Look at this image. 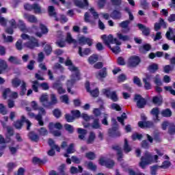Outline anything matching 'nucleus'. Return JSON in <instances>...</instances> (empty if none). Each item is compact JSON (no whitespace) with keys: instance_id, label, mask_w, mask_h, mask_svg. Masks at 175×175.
<instances>
[{"instance_id":"17","label":"nucleus","mask_w":175,"mask_h":175,"mask_svg":"<svg viewBox=\"0 0 175 175\" xmlns=\"http://www.w3.org/2000/svg\"><path fill=\"white\" fill-rule=\"evenodd\" d=\"M112 150L114 151H117V155H118V161H121L122 158H124V154H122V150L120 147V146L116 145L112 146Z\"/></svg>"},{"instance_id":"54","label":"nucleus","mask_w":175,"mask_h":175,"mask_svg":"<svg viewBox=\"0 0 175 175\" xmlns=\"http://www.w3.org/2000/svg\"><path fill=\"white\" fill-rule=\"evenodd\" d=\"M76 150H75V144H70L68 148L66 149L67 154H73Z\"/></svg>"},{"instance_id":"13","label":"nucleus","mask_w":175,"mask_h":175,"mask_svg":"<svg viewBox=\"0 0 175 175\" xmlns=\"http://www.w3.org/2000/svg\"><path fill=\"white\" fill-rule=\"evenodd\" d=\"M79 44H88L89 46H92V42L94 40L90 38H87L85 36H81L79 38Z\"/></svg>"},{"instance_id":"12","label":"nucleus","mask_w":175,"mask_h":175,"mask_svg":"<svg viewBox=\"0 0 175 175\" xmlns=\"http://www.w3.org/2000/svg\"><path fill=\"white\" fill-rule=\"evenodd\" d=\"M137 27L140 31H142V35H144V36H150V33H151V30H150V27H147L142 23H138L137 25Z\"/></svg>"},{"instance_id":"18","label":"nucleus","mask_w":175,"mask_h":175,"mask_svg":"<svg viewBox=\"0 0 175 175\" xmlns=\"http://www.w3.org/2000/svg\"><path fill=\"white\" fill-rule=\"evenodd\" d=\"M48 128L49 129V132H53V131H54V128L59 131L62 129V124L60 122H56L55 124L53 122H49Z\"/></svg>"},{"instance_id":"6","label":"nucleus","mask_w":175,"mask_h":175,"mask_svg":"<svg viewBox=\"0 0 175 175\" xmlns=\"http://www.w3.org/2000/svg\"><path fill=\"white\" fill-rule=\"evenodd\" d=\"M24 9L25 10H28L29 12L34 10V13L36 14H40V13H42V8H40L38 3H33L32 5L26 3L24 5Z\"/></svg>"},{"instance_id":"30","label":"nucleus","mask_w":175,"mask_h":175,"mask_svg":"<svg viewBox=\"0 0 175 175\" xmlns=\"http://www.w3.org/2000/svg\"><path fill=\"white\" fill-rule=\"evenodd\" d=\"M158 69H159V66H158V64H157L155 63L150 64L148 67V70L150 73H155L157 72V70H158Z\"/></svg>"},{"instance_id":"34","label":"nucleus","mask_w":175,"mask_h":175,"mask_svg":"<svg viewBox=\"0 0 175 175\" xmlns=\"http://www.w3.org/2000/svg\"><path fill=\"white\" fill-rule=\"evenodd\" d=\"M98 76L100 77V79H105V77H107V68L106 67L103 68L99 70L98 73Z\"/></svg>"},{"instance_id":"63","label":"nucleus","mask_w":175,"mask_h":175,"mask_svg":"<svg viewBox=\"0 0 175 175\" xmlns=\"http://www.w3.org/2000/svg\"><path fill=\"white\" fill-rule=\"evenodd\" d=\"M65 130L68 132V133H73L75 129H73V126L69 124H64Z\"/></svg>"},{"instance_id":"55","label":"nucleus","mask_w":175,"mask_h":175,"mask_svg":"<svg viewBox=\"0 0 175 175\" xmlns=\"http://www.w3.org/2000/svg\"><path fill=\"white\" fill-rule=\"evenodd\" d=\"M40 29L43 35H47L49 33V29L47 27L42 23L40 24Z\"/></svg>"},{"instance_id":"14","label":"nucleus","mask_w":175,"mask_h":175,"mask_svg":"<svg viewBox=\"0 0 175 175\" xmlns=\"http://www.w3.org/2000/svg\"><path fill=\"white\" fill-rule=\"evenodd\" d=\"M66 42L68 43V44H73L74 47H77L79 42H77V40L74 39L73 37H72V34L70 33H67L66 37Z\"/></svg>"},{"instance_id":"50","label":"nucleus","mask_w":175,"mask_h":175,"mask_svg":"<svg viewBox=\"0 0 175 175\" xmlns=\"http://www.w3.org/2000/svg\"><path fill=\"white\" fill-rule=\"evenodd\" d=\"M53 114L54 117H55V118H61V117L62 116V112L61 111V110H59V109H53Z\"/></svg>"},{"instance_id":"58","label":"nucleus","mask_w":175,"mask_h":175,"mask_svg":"<svg viewBox=\"0 0 175 175\" xmlns=\"http://www.w3.org/2000/svg\"><path fill=\"white\" fill-rule=\"evenodd\" d=\"M94 140H95V133L91 132L88 139V144H92V143H94Z\"/></svg>"},{"instance_id":"48","label":"nucleus","mask_w":175,"mask_h":175,"mask_svg":"<svg viewBox=\"0 0 175 175\" xmlns=\"http://www.w3.org/2000/svg\"><path fill=\"white\" fill-rule=\"evenodd\" d=\"M12 94V90L10 88H7L3 90L2 96L3 99H8V95H10Z\"/></svg>"},{"instance_id":"23","label":"nucleus","mask_w":175,"mask_h":175,"mask_svg":"<svg viewBox=\"0 0 175 175\" xmlns=\"http://www.w3.org/2000/svg\"><path fill=\"white\" fill-rule=\"evenodd\" d=\"M24 18L27 20L29 23H31L33 24H35L36 23H38V18H36V16L34 15H31L29 14H24Z\"/></svg>"},{"instance_id":"60","label":"nucleus","mask_w":175,"mask_h":175,"mask_svg":"<svg viewBox=\"0 0 175 175\" xmlns=\"http://www.w3.org/2000/svg\"><path fill=\"white\" fill-rule=\"evenodd\" d=\"M147 80H148V78L143 79V83H144V88L146 90H151V83H150V82L147 81Z\"/></svg>"},{"instance_id":"16","label":"nucleus","mask_w":175,"mask_h":175,"mask_svg":"<svg viewBox=\"0 0 175 175\" xmlns=\"http://www.w3.org/2000/svg\"><path fill=\"white\" fill-rule=\"evenodd\" d=\"M110 17L113 20H121V17H122V14L119 10H113L110 14Z\"/></svg>"},{"instance_id":"27","label":"nucleus","mask_w":175,"mask_h":175,"mask_svg":"<svg viewBox=\"0 0 175 175\" xmlns=\"http://www.w3.org/2000/svg\"><path fill=\"white\" fill-rule=\"evenodd\" d=\"M48 144L51 147L53 148V150H56L57 152H61V148L59 147L58 145H55V142L53 140V139L50 138L48 141Z\"/></svg>"},{"instance_id":"11","label":"nucleus","mask_w":175,"mask_h":175,"mask_svg":"<svg viewBox=\"0 0 175 175\" xmlns=\"http://www.w3.org/2000/svg\"><path fill=\"white\" fill-rule=\"evenodd\" d=\"M161 27L164 29L167 28V23L165 22V20H163V18H160L159 20V23H154V31L157 32V31H159V29H161Z\"/></svg>"},{"instance_id":"46","label":"nucleus","mask_w":175,"mask_h":175,"mask_svg":"<svg viewBox=\"0 0 175 175\" xmlns=\"http://www.w3.org/2000/svg\"><path fill=\"white\" fill-rule=\"evenodd\" d=\"M44 51L46 55H50L53 51V47H51V45L50 44H46L44 48Z\"/></svg>"},{"instance_id":"43","label":"nucleus","mask_w":175,"mask_h":175,"mask_svg":"<svg viewBox=\"0 0 175 175\" xmlns=\"http://www.w3.org/2000/svg\"><path fill=\"white\" fill-rule=\"evenodd\" d=\"M85 158L88 159L90 161H94L96 158V154L94 152H86L85 155Z\"/></svg>"},{"instance_id":"22","label":"nucleus","mask_w":175,"mask_h":175,"mask_svg":"<svg viewBox=\"0 0 175 175\" xmlns=\"http://www.w3.org/2000/svg\"><path fill=\"white\" fill-rule=\"evenodd\" d=\"M25 120V116H22L21 120H16L14 122V128H16V129H21L23 128V126H24V121Z\"/></svg>"},{"instance_id":"44","label":"nucleus","mask_w":175,"mask_h":175,"mask_svg":"<svg viewBox=\"0 0 175 175\" xmlns=\"http://www.w3.org/2000/svg\"><path fill=\"white\" fill-rule=\"evenodd\" d=\"M173 32V29L172 28H169V31L166 32L165 36L168 40H173L174 43L175 44V35H174L172 37L170 36V33Z\"/></svg>"},{"instance_id":"21","label":"nucleus","mask_w":175,"mask_h":175,"mask_svg":"<svg viewBox=\"0 0 175 175\" xmlns=\"http://www.w3.org/2000/svg\"><path fill=\"white\" fill-rule=\"evenodd\" d=\"M29 139L34 143L39 142V135L35 133V131H30L27 135Z\"/></svg>"},{"instance_id":"8","label":"nucleus","mask_w":175,"mask_h":175,"mask_svg":"<svg viewBox=\"0 0 175 175\" xmlns=\"http://www.w3.org/2000/svg\"><path fill=\"white\" fill-rule=\"evenodd\" d=\"M142 62V59L137 55H133L129 57L128 65L130 68H136Z\"/></svg>"},{"instance_id":"61","label":"nucleus","mask_w":175,"mask_h":175,"mask_svg":"<svg viewBox=\"0 0 175 175\" xmlns=\"http://www.w3.org/2000/svg\"><path fill=\"white\" fill-rule=\"evenodd\" d=\"M66 167V165L65 164H62L59 167V173L60 175H68L66 172H65V169Z\"/></svg>"},{"instance_id":"3","label":"nucleus","mask_w":175,"mask_h":175,"mask_svg":"<svg viewBox=\"0 0 175 175\" xmlns=\"http://www.w3.org/2000/svg\"><path fill=\"white\" fill-rule=\"evenodd\" d=\"M134 102H136L137 107L138 109H144L146 105H147V100L140 94H135Z\"/></svg>"},{"instance_id":"1","label":"nucleus","mask_w":175,"mask_h":175,"mask_svg":"<svg viewBox=\"0 0 175 175\" xmlns=\"http://www.w3.org/2000/svg\"><path fill=\"white\" fill-rule=\"evenodd\" d=\"M158 159H159L158 155H152V154L146 151L144 156L141 157L139 166L142 169H146V167L148 165H151V163H158Z\"/></svg>"},{"instance_id":"62","label":"nucleus","mask_w":175,"mask_h":175,"mask_svg":"<svg viewBox=\"0 0 175 175\" xmlns=\"http://www.w3.org/2000/svg\"><path fill=\"white\" fill-rule=\"evenodd\" d=\"M159 169V166L158 165H154L150 167V174L151 175H157V172Z\"/></svg>"},{"instance_id":"20","label":"nucleus","mask_w":175,"mask_h":175,"mask_svg":"<svg viewBox=\"0 0 175 175\" xmlns=\"http://www.w3.org/2000/svg\"><path fill=\"white\" fill-rule=\"evenodd\" d=\"M40 100L42 103V106H44V107H50V106H51V103L49 101V98L46 95L41 96Z\"/></svg>"},{"instance_id":"33","label":"nucleus","mask_w":175,"mask_h":175,"mask_svg":"<svg viewBox=\"0 0 175 175\" xmlns=\"http://www.w3.org/2000/svg\"><path fill=\"white\" fill-rule=\"evenodd\" d=\"M48 13L50 17H57V12H55V8L53 5L48 7Z\"/></svg>"},{"instance_id":"41","label":"nucleus","mask_w":175,"mask_h":175,"mask_svg":"<svg viewBox=\"0 0 175 175\" xmlns=\"http://www.w3.org/2000/svg\"><path fill=\"white\" fill-rule=\"evenodd\" d=\"M87 167L89 170H92V172H96V169H98L96 165L94 164L92 161H89L88 163Z\"/></svg>"},{"instance_id":"9","label":"nucleus","mask_w":175,"mask_h":175,"mask_svg":"<svg viewBox=\"0 0 175 175\" xmlns=\"http://www.w3.org/2000/svg\"><path fill=\"white\" fill-rule=\"evenodd\" d=\"M85 88L87 92H89L93 98H98L99 96V89L96 88V89L91 90V84L90 81H87L85 83Z\"/></svg>"},{"instance_id":"49","label":"nucleus","mask_w":175,"mask_h":175,"mask_svg":"<svg viewBox=\"0 0 175 175\" xmlns=\"http://www.w3.org/2000/svg\"><path fill=\"white\" fill-rule=\"evenodd\" d=\"M150 113L152 114V116H154L157 120H158V118H159V108L154 107L152 109Z\"/></svg>"},{"instance_id":"4","label":"nucleus","mask_w":175,"mask_h":175,"mask_svg":"<svg viewBox=\"0 0 175 175\" xmlns=\"http://www.w3.org/2000/svg\"><path fill=\"white\" fill-rule=\"evenodd\" d=\"M9 24L12 28H19L22 32H25L27 31V27L25 26V23L22 20L18 21V24L16 22V20L14 18L9 21Z\"/></svg>"},{"instance_id":"15","label":"nucleus","mask_w":175,"mask_h":175,"mask_svg":"<svg viewBox=\"0 0 175 175\" xmlns=\"http://www.w3.org/2000/svg\"><path fill=\"white\" fill-rule=\"evenodd\" d=\"M83 1H81V0H74V3L75 6L77 8H79L80 9H84V8H88L89 6L90 3H88V0H83Z\"/></svg>"},{"instance_id":"64","label":"nucleus","mask_w":175,"mask_h":175,"mask_svg":"<svg viewBox=\"0 0 175 175\" xmlns=\"http://www.w3.org/2000/svg\"><path fill=\"white\" fill-rule=\"evenodd\" d=\"M168 133H169V135H175V125L174 124H172L169 126Z\"/></svg>"},{"instance_id":"42","label":"nucleus","mask_w":175,"mask_h":175,"mask_svg":"<svg viewBox=\"0 0 175 175\" xmlns=\"http://www.w3.org/2000/svg\"><path fill=\"white\" fill-rule=\"evenodd\" d=\"M131 139L133 142H136V140H142V139H143V135L139 134V133H135L131 135Z\"/></svg>"},{"instance_id":"38","label":"nucleus","mask_w":175,"mask_h":175,"mask_svg":"<svg viewBox=\"0 0 175 175\" xmlns=\"http://www.w3.org/2000/svg\"><path fill=\"white\" fill-rule=\"evenodd\" d=\"M123 148H124V152L126 153L131 152V151H132V148L129 146V142L126 139H124V144Z\"/></svg>"},{"instance_id":"52","label":"nucleus","mask_w":175,"mask_h":175,"mask_svg":"<svg viewBox=\"0 0 175 175\" xmlns=\"http://www.w3.org/2000/svg\"><path fill=\"white\" fill-rule=\"evenodd\" d=\"M15 47H16V50L21 51V50H23V40H21V39L18 40L15 44Z\"/></svg>"},{"instance_id":"31","label":"nucleus","mask_w":175,"mask_h":175,"mask_svg":"<svg viewBox=\"0 0 175 175\" xmlns=\"http://www.w3.org/2000/svg\"><path fill=\"white\" fill-rule=\"evenodd\" d=\"M47 160H42L36 157H33L32 159V163L34 165H44L45 163H46Z\"/></svg>"},{"instance_id":"19","label":"nucleus","mask_w":175,"mask_h":175,"mask_svg":"<svg viewBox=\"0 0 175 175\" xmlns=\"http://www.w3.org/2000/svg\"><path fill=\"white\" fill-rule=\"evenodd\" d=\"M75 84H76V81H73L72 79L67 81V91L69 94H71V95H73L75 94V92L72 91V88H73Z\"/></svg>"},{"instance_id":"2","label":"nucleus","mask_w":175,"mask_h":175,"mask_svg":"<svg viewBox=\"0 0 175 175\" xmlns=\"http://www.w3.org/2000/svg\"><path fill=\"white\" fill-rule=\"evenodd\" d=\"M101 39L108 48H111L110 43L111 44L115 43L117 46H121V42L118 41V39L114 38L111 34H109L108 36L104 34L101 36Z\"/></svg>"},{"instance_id":"45","label":"nucleus","mask_w":175,"mask_h":175,"mask_svg":"<svg viewBox=\"0 0 175 175\" xmlns=\"http://www.w3.org/2000/svg\"><path fill=\"white\" fill-rule=\"evenodd\" d=\"M152 49V46H151V44H144L142 46H140L139 49V51H150V50H151Z\"/></svg>"},{"instance_id":"36","label":"nucleus","mask_w":175,"mask_h":175,"mask_svg":"<svg viewBox=\"0 0 175 175\" xmlns=\"http://www.w3.org/2000/svg\"><path fill=\"white\" fill-rule=\"evenodd\" d=\"M172 114H173V113L172 112V110H170V109H169V108L163 109L161 111V116L163 117H165V118L172 117Z\"/></svg>"},{"instance_id":"47","label":"nucleus","mask_w":175,"mask_h":175,"mask_svg":"<svg viewBox=\"0 0 175 175\" xmlns=\"http://www.w3.org/2000/svg\"><path fill=\"white\" fill-rule=\"evenodd\" d=\"M117 36L119 39V40H122L123 42H126L128 40H130L129 36H124L121 33H118Z\"/></svg>"},{"instance_id":"28","label":"nucleus","mask_w":175,"mask_h":175,"mask_svg":"<svg viewBox=\"0 0 175 175\" xmlns=\"http://www.w3.org/2000/svg\"><path fill=\"white\" fill-rule=\"evenodd\" d=\"M79 54L80 57H84V55H89L91 53V49L85 48L83 52V48L81 46L79 47Z\"/></svg>"},{"instance_id":"32","label":"nucleus","mask_w":175,"mask_h":175,"mask_svg":"<svg viewBox=\"0 0 175 175\" xmlns=\"http://www.w3.org/2000/svg\"><path fill=\"white\" fill-rule=\"evenodd\" d=\"M27 93V83L25 81H22V85H21V91L19 92V95L21 96H24Z\"/></svg>"},{"instance_id":"35","label":"nucleus","mask_w":175,"mask_h":175,"mask_svg":"<svg viewBox=\"0 0 175 175\" xmlns=\"http://www.w3.org/2000/svg\"><path fill=\"white\" fill-rule=\"evenodd\" d=\"M128 118V116H126V113H123L121 116H118L117 120L118 122H120V124L124 126L125 125V120Z\"/></svg>"},{"instance_id":"26","label":"nucleus","mask_w":175,"mask_h":175,"mask_svg":"<svg viewBox=\"0 0 175 175\" xmlns=\"http://www.w3.org/2000/svg\"><path fill=\"white\" fill-rule=\"evenodd\" d=\"M88 61L90 65H94L99 61V56L97 54H93L88 59Z\"/></svg>"},{"instance_id":"7","label":"nucleus","mask_w":175,"mask_h":175,"mask_svg":"<svg viewBox=\"0 0 175 175\" xmlns=\"http://www.w3.org/2000/svg\"><path fill=\"white\" fill-rule=\"evenodd\" d=\"M25 47L27 49H30V50H33L35 47H39L40 45L39 44V41L33 36H31V38L28 40V42L25 43Z\"/></svg>"},{"instance_id":"10","label":"nucleus","mask_w":175,"mask_h":175,"mask_svg":"<svg viewBox=\"0 0 175 175\" xmlns=\"http://www.w3.org/2000/svg\"><path fill=\"white\" fill-rule=\"evenodd\" d=\"M108 135L109 137H120L121 133L118 131V127L113 126L108 130Z\"/></svg>"},{"instance_id":"53","label":"nucleus","mask_w":175,"mask_h":175,"mask_svg":"<svg viewBox=\"0 0 175 175\" xmlns=\"http://www.w3.org/2000/svg\"><path fill=\"white\" fill-rule=\"evenodd\" d=\"M36 121H38V124L40 126H43V125H44V122H43V117L42 116V114L38 113L36 115Z\"/></svg>"},{"instance_id":"51","label":"nucleus","mask_w":175,"mask_h":175,"mask_svg":"<svg viewBox=\"0 0 175 175\" xmlns=\"http://www.w3.org/2000/svg\"><path fill=\"white\" fill-rule=\"evenodd\" d=\"M92 128H93V129H99V128H100L98 118L94 120L93 123L92 124Z\"/></svg>"},{"instance_id":"56","label":"nucleus","mask_w":175,"mask_h":175,"mask_svg":"<svg viewBox=\"0 0 175 175\" xmlns=\"http://www.w3.org/2000/svg\"><path fill=\"white\" fill-rule=\"evenodd\" d=\"M38 132L41 136H47L49 135V131L44 127H41Z\"/></svg>"},{"instance_id":"25","label":"nucleus","mask_w":175,"mask_h":175,"mask_svg":"<svg viewBox=\"0 0 175 175\" xmlns=\"http://www.w3.org/2000/svg\"><path fill=\"white\" fill-rule=\"evenodd\" d=\"M152 103L156 106H161L162 103H163V99L162 98V97L155 96L152 97Z\"/></svg>"},{"instance_id":"39","label":"nucleus","mask_w":175,"mask_h":175,"mask_svg":"<svg viewBox=\"0 0 175 175\" xmlns=\"http://www.w3.org/2000/svg\"><path fill=\"white\" fill-rule=\"evenodd\" d=\"M114 165H116V163L113 161V160L110 159L106 160L105 166L107 167V169H113V167H114Z\"/></svg>"},{"instance_id":"59","label":"nucleus","mask_w":175,"mask_h":175,"mask_svg":"<svg viewBox=\"0 0 175 175\" xmlns=\"http://www.w3.org/2000/svg\"><path fill=\"white\" fill-rule=\"evenodd\" d=\"M64 116L67 122H73V121H75V116L70 115V113H66Z\"/></svg>"},{"instance_id":"40","label":"nucleus","mask_w":175,"mask_h":175,"mask_svg":"<svg viewBox=\"0 0 175 175\" xmlns=\"http://www.w3.org/2000/svg\"><path fill=\"white\" fill-rule=\"evenodd\" d=\"M6 69H8V64L6 63V62H5V60H1L0 61V75L2 74V72H3V70H6Z\"/></svg>"},{"instance_id":"5","label":"nucleus","mask_w":175,"mask_h":175,"mask_svg":"<svg viewBox=\"0 0 175 175\" xmlns=\"http://www.w3.org/2000/svg\"><path fill=\"white\" fill-rule=\"evenodd\" d=\"M70 72H72L70 75L71 80H73L75 82L81 80V73H80V70L79 68L72 66L70 68Z\"/></svg>"},{"instance_id":"24","label":"nucleus","mask_w":175,"mask_h":175,"mask_svg":"<svg viewBox=\"0 0 175 175\" xmlns=\"http://www.w3.org/2000/svg\"><path fill=\"white\" fill-rule=\"evenodd\" d=\"M22 83L21 79H20L18 77H14L11 80V84L13 88H18V87L21 85Z\"/></svg>"},{"instance_id":"29","label":"nucleus","mask_w":175,"mask_h":175,"mask_svg":"<svg viewBox=\"0 0 175 175\" xmlns=\"http://www.w3.org/2000/svg\"><path fill=\"white\" fill-rule=\"evenodd\" d=\"M77 132L79 135V139H80V140H83V139H85V135H87V130L81 128H78Z\"/></svg>"},{"instance_id":"57","label":"nucleus","mask_w":175,"mask_h":175,"mask_svg":"<svg viewBox=\"0 0 175 175\" xmlns=\"http://www.w3.org/2000/svg\"><path fill=\"white\" fill-rule=\"evenodd\" d=\"M127 172L129 173V175H145L143 172H136L132 168H128Z\"/></svg>"},{"instance_id":"37","label":"nucleus","mask_w":175,"mask_h":175,"mask_svg":"<svg viewBox=\"0 0 175 175\" xmlns=\"http://www.w3.org/2000/svg\"><path fill=\"white\" fill-rule=\"evenodd\" d=\"M92 17L90 15V13L85 12L84 14V21L85 23H90V24H94L95 23L94 20L92 19Z\"/></svg>"}]
</instances>
